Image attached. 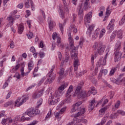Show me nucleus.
Wrapping results in <instances>:
<instances>
[{
    "mask_svg": "<svg viewBox=\"0 0 125 125\" xmlns=\"http://www.w3.org/2000/svg\"><path fill=\"white\" fill-rule=\"evenodd\" d=\"M105 110H100L99 112V117H103V116H104V114H105Z\"/></svg>",
    "mask_w": 125,
    "mask_h": 125,
    "instance_id": "nucleus-39",
    "label": "nucleus"
},
{
    "mask_svg": "<svg viewBox=\"0 0 125 125\" xmlns=\"http://www.w3.org/2000/svg\"><path fill=\"white\" fill-rule=\"evenodd\" d=\"M54 80H55V79L49 77L47 79L46 81L44 82V84H47V83H49V84L52 83Z\"/></svg>",
    "mask_w": 125,
    "mask_h": 125,
    "instance_id": "nucleus-26",
    "label": "nucleus"
},
{
    "mask_svg": "<svg viewBox=\"0 0 125 125\" xmlns=\"http://www.w3.org/2000/svg\"><path fill=\"white\" fill-rule=\"evenodd\" d=\"M66 109H67V107L66 106L62 107V104H59L57 106L56 110H66Z\"/></svg>",
    "mask_w": 125,
    "mask_h": 125,
    "instance_id": "nucleus-37",
    "label": "nucleus"
},
{
    "mask_svg": "<svg viewBox=\"0 0 125 125\" xmlns=\"http://www.w3.org/2000/svg\"><path fill=\"white\" fill-rule=\"evenodd\" d=\"M116 34L113 32L110 38V42H113V41H114V39L116 38Z\"/></svg>",
    "mask_w": 125,
    "mask_h": 125,
    "instance_id": "nucleus-41",
    "label": "nucleus"
},
{
    "mask_svg": "<svg viewBox=\"0 0 125 125\" xmlns=\"http://www.w3.org/2000/svg\"><path fill=\"white\" fill-rule=\"evenodd\" d=\"M40 114H41V111L40 110H32L27 113H25V115H27L30 118H33L36 115H40Z\"/></svg>",
    "mask_w": 125,
    "mask_h": 125,
    "instance_id": "nucleus-10",
    "label": "nucleus"
},
{
    "mask_svg": "<svg viewBox=\"0 0 125 125\" xmlns=\"http://www.w3.org/2000/svg\"><path fill=\"white\" fill-rule=\"evenodd\" d=\"M65 69L63 68H60V70L59 72V79H63V78H65L67 75H68V73H65Z\"/></svg>",
    "mask_w": 125,
    "mask_h": 125,
    "instance_id": "nucleus-17",
    "label": "nucleus"
},
{
    "mask_svg": "<svg viewBox=\"0 0 125 125\" xmlns=\"http://www.w3.org/2000/svg\"><path fill=\"white\" fill-rule=\"evenodd\" d=\"M21 100V98L19 97L18 100L15 102V106L16 107H20L21 105H19V104H20V101Z\"/></svg>",
    "mask_w": 125,
    "mask_h": 125,
    "instance_id": "nucleus-36",
    "label": "nucleus"
},
{
    "mask_svg": "<svg viewBox=\"0 0 125 125\" xmlns=\"http://www.w3.org/2000/svg\"><path fill=\"white\" fill-rule=\"evenodd\" d=\"M45 77H43L42 78L41 80L39 82V83H38V85H41L42 83H43L44 82V81H45Z\"/></svg>",
    "mask_w": 125,
    "mask_h": 125,
    "instance_id": "nucleus-50",
    "label": "nucleus"
},
{
    "mask_svg": "<svg viewBox=\"0 0 125 125\" xmlns=\"http://www.w3.org/2000/svg\"><path fill=\"white\" fill-rule=\"evenodd\" d=\"M88 5V2L85 1L84 3V10H87Z\"/></svg>",
    "mask_w": 125,
    "mask_h": 125,
    "instance_id": "nucleus-60",
    "label": "nucleus"
},
{
    "mask_svg": "<svg viewBox=\"0 0 125 125\" xmlns=\"http://www.w3.org/2000/svg\"><path fill=\"white\" fill-rule=\"evenodd\" d=\"M74 40L70 39H69L70 43V52L72 54L71 58L74 59L73 62L74 71L75 72L78 70L79 69V66H80V61L78 58V49H79V46H75L74 45Z\"/></svg>",
    "mask_w": 125,
    "mask_h": 125,
    "instance_id": "nucleus-1",
    "label": "nucleus"
},
{
    "mask_svg": "<svg viewBox=\"0 0 125 125\" xmlns=\"http://www.w3.org/2000/svg\"><path fill=\"white\" fill-rule=\"evenodd\" d=\"M106 32V30H105V29H103L100 34L99 35V38L101 39V38H103V36H104V35H105V32Z\"/></svg>",
    "mask_w": 125,
    "mask_h": 125,
    "instance_id": "nucleus-38",
    "label": "nucleus"
},
{
    "mask_svg": "<svg viewBox=\"0 0 125 125\" xmlns=\"http://www.w3.org/2000/svg\"><path fill=\"white\" fill-rule=\"evenodd\" d=\"M92 17V12H89L84 19V24L87 28H89V23H90V19Z\"/></svg>",
    "mask_w": 125,
    "mask_h": 125,
    "instance_id": "nucleus-6",
    "label": "nucleus"
},
{
    "mask_svg": "<svg viewBox=\"0 0 125 125\" xmlns=\"http://www.w3.org/2000/svg\"><path fill=\"white\" fill-rule=\"evenodd\" d=\"M94 103H95V101L94 100H92L89 105V110H93L94 109Z\"/></svg>",
    "mask_w": 125,
    "mask_h": 125,
    "instance_id": "nucleus-25",
    "label": "nucleus"
},
{
    "mask_svg": "<svg viewBox=\"0 0 125 125\" xmlns=\"http://www.w3.org/2000/svg\"><path fill=\"white\" fill-rule=\"evenodd\" d=\"M85 74V71H81L79 72L78 74H77L76 76L77 77H82L83 75H84Z\"/></svg>",
    "mask_w": 125,
    "mask_h": 125,
    "instance_id": "nucleus-54",
    "label": "nucleus"
},
{
    "mask_svg": "<svg viewBox=\"0 0 125 125\" xmlns=\"http://www.w3.org/2000/svg\"><path fill=\"white\" fill-rule=\"evenodd\" d=\"M106 123V119H103L101 121V124H100V125H103L104 124Z\"/></svg>",
    "mask_w": 125,
    "mask_h": 125,
    "instance_id": "nucleus-63",
    "label": "nucleus"
},
{
    "mask_svg": "<svg viewBox=\"0 0 125 125\" xmlns=\"http://www.w3.org/2000/svg\"><path fill=\"white\" fill-rule=\"evenodd\" d=\"M98 47H99V46H98V43L97 42H95L94 43V45L93 46V48L94 49V50H97V49H98Z\"/></svg>",
    "mask_w": 125,
    "mask_h": 125,
    "instance_id": "nucleus-48",
    "label": "nucleus"
},
{
    "mask_svg": "<svg viewBox=\"0 0 125 125\" xmlns=\"http://www.w3.org/2000/svg\"><path fill=\"white\" fill-rule=\"evenodd\" d=\"M19 18H20V15H16L15 16H13V15H10L9 17L7 18V20L8 21H15L16 19H19Z\"/></svg>",
    "mask_w": 125,
    "mask_h": 125,
    "instance_id": "nucleus-16",
    "label": "nucleus"
},
{
    "mask_svg": "<svg viewBox=\"0 0 125 125\" xmlns=\"http://www.w3.org/2000/svg\"><path fill=\"white\" fill-rule=\"evenodd\" d=\"M64 112H65V110H61L59 112L55 113V117L59 120L60 115H62Z\"/></svg>",
    "mask_w": 125,
    "mask_h": 125,
    "instance_id": "nucleus-24",
    "label": "nucleus"
},
{
    "mask_svg": "<svg viewBox=\"0 0 125 125\" xmlns=\"http://www.w3.org/2000/svg\"><path fill=\"white\" fill-rule=\"evenodd\" d=\"M19 68H20V64H18L15 67L13 68V69H12V72H15V71H17V70H18Z\"/></svg>",
    "mask_w": 125,
    "mask_h": 125,
    "instance_id": "nucleus-43",
    "label": "nucleus"
},
{
    "mask_svg": "<svg viewBox=\"0 0 125 125\" xmlns=\"http://www.w3.org/2000/svg\"><path fill=\"white\" fill-rule=\"evenodd\" d=\"M49 101L50 102V105H55L57 102H59L60 101V98H57V99H52V98L50 97L49 99Z\"/></svg>",
    "mask_w": 125,
    "mask_h": 125,
    "instance_id": "nucleus-18",
    "label": "nucleus"
},
{
    "mask_svg": "<svg viewBox=\"0 0 125 125\" xmlns=\"http://www.w3.org/2000/svg\"><path fill=\"white\" fill-rule=\"evenodd\" d=\"M83 40L80 39V41L79 42V45H80L81 48H82V47H83Z\"/></svg>",
    "mask_w": 125,
    "mask_h": 125,
    "instance_id": "nucleus-58",
    "label": "nucleus"
},
{
    "mask_svg": "<svg viewBox=\"0 0 125 125\" xmlns=\"http://www.w3.org/2000/svg\"><path fill=\"white\" fill-rule=\"evenodd\" d=\"M119 115H122V116H125V111L123 110H118L116 112H114L111 114L110 118L111 119H116Z\"/></svg>",
    "mask_w": 125,
    "mask_h": 125,
    "instance_id": "nucleus-9",
    "label": "nucleus"
},
{
    "mask_svg": "<svg viewBox=\"0 0 125 125\" xmlns=\"http://www.w3.org/2000/svg\"><path fill=\"white\" fill-rule=\"evenodd\" d=\"M67 86H68V83H63V84L58 88V90L62 92Z\"/></svg>",
    "mask_w": 125,
    "mask_h": 125,
    "instance_id": "nucleus-22",
    "label": "nucleus"
},
{
    "mask_svg": "<svg viewBox=\"0 0 125 125\" xmlns=\"http://www.w3.org/2000/svg\"><path fill=\"white\" fill-rule=\"evenodd\" d=\"M84 113H85V110H81L77 114H75L74 117V118H78V117H81V116L83 115Z\"/></svg>",
    "mask_w": 125,
    "mask_h": 125,
    "instance_id": "nucleus-23",
    "label": "nucleus"
},
{
    "mask_svg": "<svg viewBox=\"0 0 125 125\" xmlns=\"http://www.w3.org/2000/svg\"><path fill=\"white\" fill-rule=\"evenodd\" d=\"M117 69H118V67H112L110 70L109 76H113L115 74V72L117 71Z\"/></svg>",
    "mask_w": 125,
    "mask_h": 125,
    "instance_id": "nucleus-32",
    "label": "nucleus"
},
{
    "mask_svg": "<svg viewBox=\"0 0 125 125\" xmlns=\"http://www.w3.org/2000/svg\"><path fill=\"white\" fill-rule=\"evenodd\" d=\"M50 97L52 99H55L56 98H59L60 96H62L63 95V93L62 92L59 91L58 90H56L54 94L53 93H51L50 94Z\"/></svg>",
    "mask_w": 125,
    "mask_h": 125,
    "instance_id": "nucleus-11",
    "label": "nucleus"
},
{
    "mask_svg": "<svg viewBox=\"0 0 125 125\" xmlns=\"http://www.w3.org/2000/svg\"><path fill=\"white\" fill-rule=\"evenodd\" d=\"M33 33L29 32L28 34H27V36L28 39H29V40H31V39H32V38H33Z\"/></svg>",
    "mask_w": 125,
    "mask_h": 125,
    "instance_id": "nucleus-49",
    "label": "nucleus"
},
{
    "mask_svg": "<svg viewBox=\"0 0 125 125\" xmlns=\"http://www.w3.org/2000/svg\"><path fill=\"white\" fill-rule=\"evenodd\" d=\"M50 116H51V110L49 111V112L47 113L46 116L45 117V120H46V119H48Z\"/></svg>",
    "mask_w": 125,
    "mask_h": 125,
    "instance_id": "nucleus-59",
    "label": "nucleus"
},
{
    "mask_svg": "<svg viewBox=\"0 0 125 125\" xmlns=\"http://www.w3.org/2000/svg\"><path fill=\"white\" fill-rule=\"evenodd\" d=\"M9 22L7 24L6 27H11L13 25V21H9Z\"/></svg>",
    "mask_w": 125,
    "mask_h": 125,
    "instance_id": "nucleus-56",
    "label": "nucleus"
},
{
    "mask_svg": "<svg viewBox=\"0 0 125 125\" xmlns=\"http://www.w3.org/2000/svg\"><path fill=\"white\" fill-rule=\"evenodd\" d=\"M30 3L31 5V9L33 11H35V4H34V2H33V1H30Z\"/></svg>",
    "mask_w": 125,
    "mask_h": 125,
    "instance_id": "nucleus-52",
    "label": "nucleus"
},
{
    "mask_svg": "<svg viewBox=\"0 0 125 125\" xmlns=\"http://www.w3.org/2000/svg\"><path fill=\"white\" fill-rule=\"evenodd\" d=\"M13 103V102L12 101H9L7 102L6 104H5L4 106V107H8V106H10L11 105H12Z\"/></svg>",
    "mask_w": 125,
    "mask_h": 125,
    "instance_id": "nucleus-42",
    "label": "nucleus"
},
{
    "mask_svg": "<svg viewBox=\"0 0 125 125\" xmlns=\"http://www.w3.org/2000/svg\"><path fill=\"white\" fill-rule=\"evenodd\" d=\"M43 91H44L43 89H42L39 91L38 93H34L32 95V98H33V99H38L40 98L41 96H42Z\"/></svg>",
    "mask_w": 125,
    "mask_h": 125,
    "instance_id": "nucleus-13",
    "label": "nucleus"
},
{
    "mask_svg": "<svg viewBox=\"0 0 125 125\" xmlns=\"http://www.w3.org/2000/svg\"><path fill=\"white\" fill-rule=\"evenodd\" d=\"M69 42L70 43V40L69 41ZM69 51H70V43L69 46L65 48L64 52L65 61L66 62H68V61H69V59H70V53L69 52Z\"/></svg>",
    "mask_w": 125,
    "mask_h": 125,
    "instance_id": "nucleus-12",
    "label": "nucleus"
},
{
    "mask_svg": "<svg viewBox=\"0 0 125 125\" xmlns=\"http://www.w3.org/2000/svg\"><path fill=\"white\" fill-rule=\"evenodd\" d=\"M83 104L82 101L76 103L72 106V110H85V107L83 106H80V105Z\"/></svg>",
    "mask_w": 125,
    "mask_h": 125,
    "instance_id": "nucleus-8",
    "label": "nucleus"
},
{
    "mask_svg": "<svg viewBox=\"0 0 125 125\" xmlns=\"http://www.w3.org/2000/svg\"><path fill=\"white\" fill-rule=\"evenodd\" d=\"M42 104V99H40L37 103V105L36 106L35 110H38V108H40V106Z\"/></svg>",
    "mask_w": 125,
    "mask_h": 125,
    "instance_id": "nucleus-31",
    "label": "nucleus"
},
{
    "mask_svg": "<svg viewBox=\"0 0 125 125\" xmlns=\"http://www.w3.org/2000/svg\"><path fill=\"white\" fill-rule=\"evenodd\" d=\"M120 105H121V102H120V101H118L114 106L115 109H118Z\"/></svg>",
    "mask_w": 125,
    "mask_h": 125,
    "instance_id": "nucleus-46",
    "label": "nucleus"
},
{
    "mask_svg": "<svg viewBox=\"0 0 125 125\" xmlns=\"http://www.w3.org/2000/svg\"><path fill=\"white\" fill-rule=\"evenodd\" d=\"M23 31H24V26L21 24H20L18 27V32L21 34L23 33Z\"/></svg>",
    "mask_w": 125,
    "mask_h": 125,
    "instance_id": "nucleus-28",
    "label": "nucleus"
},
{
    "mask_svg": "<svg viewBox=\"0 0 125 125\" xmlns=\"http://www.w3.org/2000/svg\"><path fill=\"white\" fill-rule=\"evenodd\" d=\"M107 57H108V54H106L104 59L101 58L98 62L99 64L100 65H103V66H105L106 65V62L107 60Z\"/></svg>",
    "mask_w": 125,
    "mask_h": 125,
    "instance_id": "nucleus-19",
    "label": "nucleus"
},
{
    "mask_svg": "<svg viewBox=\"0 0 125 125\" xmlns=\"http://www.w3.org/2000/svg\"><path fill=\"white\" fill-rule=\"evenodd\" d=\"M74 90V87L71 85L67 90L66 91V94H65V100L66 102L69 103V102H71V96H72L71 92H73V91Z\"/></svg>",
    "mask_w": 125,
    "mask_h": 125,
    "instance_id": "nucleus-5",
    "label": "nucleus"
},
{
    "mask_svg": "<svg viewBox=\"0 0 125 125\" xmlns=\"http://www.w3.org/2000/svg\"><path fill=\"white\" fill-rule=\"evenodd\" d=\"M63 3V6L61 4L59 5V10L61 18H64V11L65 12H68L69 9H68V5L67 4V2L66 0H62Z\"/></svg>",
    "mask_w": 125,
    "mask_h": 125,
    "instance_id": "nucleus-4",
    "label": "nucleus"
},
{
    "mask_svg": "<svg viewBox=\"0 0 125 125\" xmlns=\"http://www.w3.org/2000/svg\"><path fill=\"white\" fill-rule=\"evenodd\" d=\"M59 28L62 32V34H63V24L61 23H59Z\"/></svg>",
    "mask_w": 125,
    "mask_h": 125,
    "instance_id": "nucleus-51",
    "label": "nucleus"
},
{
    "mask_svg": "<svg viewBox=\"0 0 125 125\" xmlns=\"http://www.w3.org/2000/svg\"><path fill=\"white\" fill-rule=\"evenodd\" d=\"M34 68V63L33 61H31L30 62L28 63V70L29 72H31L32 69Z\"/></svg>",
    "mask_w": 125,
    "mask_h": 125,
    "instance_id": "nucleus-30",
    "label": "nucleus"
},
{
    "mask_svg": "<svg viewBox=\"0 0 125 125\" xmlns=\"http://www.w3.org/2000/svg\"><path fill=\"white\" fill-rule=\"evenodd\" d=\"M70 30H73V33L77 34L78 32V29L76 27V26L71 25L70 27Z\"/></svg>",
    "mask_w": 125,
    "mask_h": 125,
    "instance_id": "nucleus-35",
    "label": "nucleus"
},
{
    "mask_svg": "<svg viewBox=\"0 0 125 125\" xmlns=\"http://www.w3.org/2000/svg\"><path fill=\"white\" fill-rule=\"evenodd\" d=\"M48 23L49 24V28L50 31H51V30L53 29V27H55V22L53 21L52 20H49V19L48 21Z\"/></svg>",
    "mask_w": 125,
    "mask_h": 125,
    "instance_id": "nucleus-21",
    "label": "nucleus"
},
{
    "mask_svg": "<svg viewBox=\"0 0 125 125\" xmlns=\"http://www.w3.org/2000/svg\"><path fill=\"white\" fill-rule=\"evenodd\" d=\"M106 28L107 30H109V31H113L114 29V24H112L111 25H108Z\"/></svg>",
    "mask_w": 125,
    "mask_h": 125,
    "instance_id": "nucleus-44",
    "label": "nucleus"
},
{
    "mask_svg": "<svg viewBox=\"0 0 125 125\" xmlns=\"http://www.w3.org/2000/svg\"><path fill=\"white\" fill-rule=\"evenodd\" d=\"M8 120H9V118H7L6 119H2V120L1 121L2 125H6L7 124V121H8Z\"/></svg>",
    "mask_w": 125,
    "mask_h": 125,
    "instance_id": "nucleus-40",
    "label": "nucleus"
},
{
    "mask_svg": "<svg viewBox=\"0 0 125 125\" xmlns=\"http://www.w3.org/2000/svg\"><path fill=\"white\" fill-rule=\"evenodd\" d=\"M40 56L41 58H43L44 57V53L43 52H41L39 53Z\"/></svg>",
    "mask_w": 125,
    "mask_h": 125,
    "instance_id": "nucleus-64",
    "label": "nucleus"
},
{
    "mask_svg": "<svg viewBox=\"0 0 125 125\" xmlns=\"http://www.w3.org/2000/svg\"><path fill=\"white\" fill-rule=\"evenodd\" d=\"M89 92L93 94V95H95L96 93H97V91L96 90V89L94 87H91L90 88V90H89Z\"/></svg>",
    "mask_w": 125,
    "mask_h": 125,
    "instance_id": "nucleus-27",
    "label": "nucleus"
},
{
    "mask_svg": "<svg viewBox=\"0 0 125 125\" xmlns=\"http://www.w3.org/2000/svg\"><path fill=\"white\" fill-rule=\"evenodd\" d=\"M78 9V14L80 17L79 22H82V21H83V3H81L79 4Z\"/></svg>",
    "mask_w": 125,
    "mask_h": 125,
    "instance_id": "nucleus-7",
    "label": "nucleus"
},
{
    "mask_svg": "<svg viewBox=\"0 0 125 125\" xmlns=\"http://www.w3.org/2000/svg\"><path fill=\"white\" fill-rule=\"evenodd\" d=\"M125 15L123 17L122 20L119 22V25H123V24H125Z\"/></svg>",
    "mask_w": 125,
    "mask_h": 125,
    "instance_id": "nucleus-45",
    "label": "nucleus"
},
{
    "mask_svg": "<svg viewBox=\"0 0 125 125\" xmlns=\"http://www.w3.org/2000/svg\"><path fill=\"white\" fill-rule=\"evenodd\" d=\"M37 124H38V121H34L31 123L28 124L27 125H37Z\"/></svg>",
    "mask_w": 125,
    "mask_h": 125,
    "instance_id": "nucleus-62",
    "label": "nucleus"
},
{
    "mask_svg": "<svg viewBox=\"0 0 125 125\" xmlns=\"http://www.w3.org/2000/svg\"><path fill=\"white\" fill-rule=\"evenodd\" d=\"M83 85V82H81L76 87L75 93L73 96H77L78 98H85L90 96L89 92L86 93L85 91H82V88Z\"/></svg>",
    "mask_w": 125,
    "mask_h": 125,
    "instance_id": "nucleus-2",
    "label": "nucleus"
},
{
    "mask_svg": "<svg viewBox=\"0 0 125 125\" xmlns=\"http://www.w3.org/2000/svg\"><path fill=\"white\" fill-rule=\"evenodd\" d=\"M122 82V80L119 79V78L114 79L112 81V83H116V84H120V83H121Z\"/></svg>",
    "mask_w": 125,
    "mask_h": 125,
    "instance_id": "nucleus-33",
    "label": "nucleus"
},
{
    "mask_svg": "<svg viewBox=\"0 0 125 125\" xmlns=\"http://www.w3.org/2000/svg\"><path fill=\"white\" fill-rule=\"evenodd\" d=\"M90 80H91L92 83H97V80L92 76L90 77Z\"/></svg>",
    "mask_w": 125,
    "mask_h": 125,
    "instance_id": "nucleus-47",
    "label": "nucleus"
},
{
    "mask_svg": "<svg viewBox=\"0 0 125 125\" xmlns=\"http://www.w3.org/2000/svg\"><path fill=\"white\" fill-rule=\"evenodd\" d=\"M101 72L102 73V74H104V76H106L107 74H108V70L107 69H103L101 70Z\"/></svg>",
    "mask_w": 125,
    "mask_h": 125,
    "instance_id": "nucleus-55",
    "label": "nucleus"
},
{
    "mask_svg": "<svg viewBox=\"0 0 125 125\" xmlns=\"http://www.w3.org/2000/svg\"><path fill=\"white\" fill-rule=\"evenodd\" d=\"M10 47L11 48H14V42L13 41H11L10 44Z\"/></svg>",
    "mask_w": 125,
    "mask_h": 125,
    "instance_id": "nucleus-61",
    "label": "nucleus"
},
{
    "mask_svg": "<svg viewBox=\"0 0 125 125\" xmlns=\"http://www.w3.org/2000/svg\"><path fill=\"white\" fill-rule=\"evenodd\" d=\"M30 2V0H27V1L25 3V6L26 8H29L30 7V5L29 4Z\"/></svg>",
    "mask_w": 125,
    "mask_h": 125,
    "instance_id": "nucleus-57",
    "label": "nucleus"
},
{
    "mask_svg": "<svg viewBox=\"0 0 125 125\" xmlns=\"http://www.w3.org/2000/svg\"><path fill=\"white\" fill-rule=\"evenodd\" d=\"M55 68V66H53L49 72L47 74V76L49 77V78H51L52 79H55L56 77V74H54L53 73V71H54V69Z\"/></svg>",
    "mask_w": 125,
    "mask_h": 125,
    "instance_id": "nucleus-14",
    "label": "nucleus"
},
{
    "mask_svg": "<svg viewBox=\"0 0 125 125\" xmlns=\"http://www.w3.org/2000/svg\"><path fill=\"white\" fill-rule=\"evenodd\" d=\"M93 27L94 26L92 25L89 26L86 32L87 35H88L89 36H90V35H91V32H92V30H93Z\"/></svg>",
    "mask_w": 125,
    "mask_h": 125,
    "instance_id": "nucleus-29",
    "label": "nucleus"
},
{
    "mask_svg": "<svg viewBox=\"0 0 125 125\" xmlns=\"http://www.w3.org/2000/svg\"><path fill=\"white\" fill-rule=\"evenodd\" d=\"M122 45V42L121 41H117L115 46V52L114 53L115 54V59L117 60V61H119L121 59V56H122V52L119 51L120 49H121V47Z\"/></svg>",
    "mask_w": 125,
    "mask_h": 125,
    "instance_id": "nucleus-3",
    "label": "nucleus"
},
{
    "mask_svg": "<svg viewBox=\"0 0 125 125\" xmlns=\"http://www.w3.org/2000/svg\"><path fill=\"white\" fill-rule=\"evenodd\" d=\"M29 100V97H26L23 98L22 100H21V102L20 103L19 106H21L23 103H25L27 100Z\"/></svg>",
    "mask_w": 125,
    "mask_h": 125,
    "instance_id": "nucleus-34",
    "label": "nucleus"
},
{
    "mask_svg": "<svg viewBox=\"0 0 125 125\" xmlns=\"http://www.w3.org/2000/svg\"><path fill=\"white\" fill-rule=\"evenodd\" d=\"M106 47L105 45L99 46L98 49L97 50V53H98L99 55H102L104 53Z\"/></svg>",
    "mask_w": 125,
    "mask_h": 125,
    "instance_id": "nucleus-15",
    "label": "nucleus"
},
{
    "mask_svg": "<svg viewBox=\"0 0 125 125\" xmlns=\"http://www.w3.org/2000/svg\"><path fill=\"white\" fill-rule=\"evenodd\" d=\"M108 102H109V100L108 99H105L102 104V107H104V105H106Z\"/></svg>",
    "mask_w": 125,
    "mask_h": 125,
    "instance_id": "nucleus-53",
    "label": "nucleus"
},
{
    "mask_svg": "<svg viewBox=\"0 0 125 125\" xmlns=\"http://www.w3.org/2000/svg\"><path fill=\"white\" fill-rule=\"evenodd\" d=\"M123 33L124 32L122 30L118 31L115 30L114 31V33L115 34L116 36L117 35L118 39H122Z\"/></svg>",
    "mask_w": 125,
    "mask_h": 125,
    "instance_id": "nucleus-20",
    "label": "nucleus"
}]
</instances>
